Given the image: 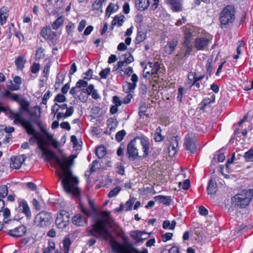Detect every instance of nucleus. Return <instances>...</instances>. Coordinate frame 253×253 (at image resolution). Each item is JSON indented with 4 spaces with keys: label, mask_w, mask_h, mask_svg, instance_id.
<instances>
[{
    "label": "nucleus",
    "mask_w": 253,
    "mask_h": 253,
    "mask_svg": "<svg viewBox=\"0 0 253 253\" xmlns=\"http://www.w3.org/2000/svg\"><path fill=\"white\" fill-rule=\"evenodd\" d=\"M46 142L45 140L42 144L39 145V148L42 151V155L45 157L47 161L52 159L55 160L60 168L56 172L61 180L62 188L68 194L78 198L79 196V188L78 186L79 180L78 177L74 175L71 170L74 160L77 157V155H72L68 157L65 156L59 157L48 150L46 148Z\"/></svg>",
    "instance_id": "1"
},
{
    "label": "nucleus",
    "mask_w": 253,
    "mask_h": 253,
    "mask_svg": "<svg viewBox=\"0 0 253 253\" xmlns=\"http://www.w3.org/2000/svg\"><path fill=\"white\" fill-rule=\"evenodd\" d=\"M89 205L92 210V224L89 230L91 235L101 240H109L112 236L108 227H111L114 220L108 211H97L93 203L89 201Z\"/></svg>",
    "instance_id": "2"
},
{
    "label": "nucleus",
    "mask_w": 253,
    "mask_h": 253,
    "mask_svg": "<svg viewBox=\"0 0 253 253\" xmlns=\"http://www.w3.org/2000/svg\"><path fill=\"white\" fill-rule=\"evenodd\" d=\"M110 234L111 233H110ZM111 235V239L104 240L109 242L112 252L114 253H148V251L146 248H143L142 251L139 252L137 249L133 247L131 244L128 243L127 242L128 237L125 235V232L123 231L118 234V236L124 241L123 244L117 242L113 235Z\"/></svg>",
    "instance_id": "3"
},
{
    "label": "nucleus",
    "mask_w": 253,
    "mask_h": 253,
    "mask_svg": "<svg viewBox=\"0 0 253 253\" xmlns=\"http://www.w3.org/2000/svg\"><path fill=\"white\" fill-rule=\"evenodd\" d=\"M253 198V189H245L236 194L232 198L235 207L245 208L248 206Z\"/></svg>",
    "instance_id": "4"
},
{
    "label": "nucleus",
    "mask_w": 253,
    "mask_h": 253,
    "mask_svg": "<svg viewBox=\"0 0 253 253\" xmlns=\"http://www.w3.org/2000/svg\"><path fill=\"white\" fill-rule=\"evenodd\" d=\"M235 12L234 7L233 5H228L223 9L219 17L220 27L222 28L226 27L227 26L234 21Z\"/></svg>",
    "instance_id": "5"
},
{
    "label": "nucleus",
    "mask_w": 253,
    "mask_h": 253,
    "mask_svg": "<svg viewBox=\"0 0 253 253\" xmlns=\"http://www.w3.org/2000/svg\"><path fill=\"white\" fill-rule=\"evenodd\" d=\"M40 34L45 40L48 41L50 46H54L58 43L60 36V32L52 31L49 25L43 27Z\"/></svg>",
    "instance_id": "6"
},
{
    "label": "nucleus",
    "mask_w": 253,
    "mask_h": 253,
    "mask_svg": "<svg viewBox=\"0 0 253 253\" xmlns=\"http://www.w3.org/2000/svg\"><path fill=\"white\" fill-rule=\"evenodd\" d=\"M52 221V214L47 211H42L39 212L35 218V224L41 227L49 226Z\"/></svg>",
    "instance_id": "7"
},
{
    "label": "nucleus",
    "mask_w": 253,
    "mask_h": 253,
    "mask_svg": "<svg viewBox=\"0 0 253 253\" xmlns=\"http://www.w3.org/2000/svg\"><path fill=\"white\" fill-rule=\"evenodd\" d=\"M70 215L65 210H60L57 214L55 224L59 229H66L69 224Z\"/></svg>",
    "instance_id": "8"
},
{
    "label": "nucleus",
    "mask_w": 253,
    "mask_h": 253,
    "mask_svg": "<svg viewBox=\"0 0 253 253\" xmlns=\"http://www.w3.org/2000/svg\"><path fill=\"white\" fill-rule=\"evenodd\" d=\"M137 138H134L129 142L127 146L126 155L130 161H134L139 156L138 149L137 148Z\"/></svg>",
    "instance_id": "9"
},
{
    "label": "nucleus",
    "mask_w": 253,
    "mask_h": 253,
    "mask_svg": "<svg viewBox=\"0 0 253 253\" xmlns=\"http://www.w3.org/2000/svg\"><path fill=\"white\" fill-rule=\"evenodd\" d=\"M26 159L25 155L14 156L10 158V168L13 169H19Z\"/></svg>",
    "instance_id": "10"
},
{
    "label": "nucleus",
    "mask_w": 253,
    "mask_h": 253,
    "mask_svg": "<svg viewBox=\"0 0 253 253\" xmlns=\"http://www.w3.org/2000/svg\"><path fill=\"white\" fill-rule=\"evenodd\" d=\"M140 140V144L142 146V150L143 152V155L140 156V158H145L148 157L149 154L150 143L149 140L146 137H137V139Z\"/></svg>",
    "instance_id": "11"
},
{
    "label": "nucleus",
    "mask_w": 253,
    "mask_h": 253,
    "mask_svg": "<svg viewBox=\"0 0 253 253\" xmlns=\"http://www.w3.org/2000/svg\"><path fill=\"white\" fill-rule=\"evenodd\" d=\"M211 38H199L195 40V47L198 50H204L211 42Z\"/></svg>",
    "instance_id": "12"
},
{
    "label": "nucleus",
    "mask_w": 253,
    "mask_h": 253,
    "mask_svg": "<svg viewBox=\"0 0 253 253\" xmlns=\"http://www.w3.org/2000/svg\"><path fill=\"white\" fill-rule=\"evenodd\" d=\"M26 233V227L23 225H20L13 229L9 230L7 234L9 236L15 238H19L24 236Z\"/></svg>",
    "instance_id": "13"
},
{
    "label": "nucleus",
    "mask_w": 253,
    "mask_h": 253,
    "mask_svg": "<svg viewBox=\"0 0 253 253\" xmlns=\"http://www.w3.org/2000/svg\"><path fill=\"white\" fill-rule=\"evenodd\" d=\"M16 210L20 212H22L25 214L28 218L31 217V212L27 202L24 200L18 201V207Z\"/></svg>",
    "instance_id": "14"
},
{
    "label": "nucleus",
    "mask_w": 253,
    "mask_h": 253,
    "mask_svg": "<svg viewBox=\"0 0 253 253\" xmlns=\"http://www.w3.org/2000/svg\"><path fill=\"white\" fill-rule=\"evenodd\" d=\"M185 148L187 150L190 151L191 153H194L197 150V145L194 139L190 137L189 135H186L185 138L184 143Z\"/></svg>",
    "instance_id": "15"
},
{
    "label": "nucleus",
    "mask_w": 253,
    "mask_h": 253,
    "mask_svg": "<svg viewBox=\"0 0 253 253\" xmlns=\"http://www.w3.org/2000/svg\"><path fill=\"white\" fill-rule=\"evenodd\" d=\"M144 235H146V232L139 230L133 231L130 233V237L136 243L143 242L144 240H146V238H143Z\"/></svg>",
    "instance_id": "16"
},
{
    "label": "nucleus",
    "mask_w": 253,
    "mask_h": 253,
    "mask_svg": "<svg viewBox=\"0 0 253 253\" xmlns=\"http://www.w3.org/2000/svg\"><path fill=\"white\" fill-rule=\"evenodd\" d=\"M22 114L23 112L20 110L17 112H15L12 110L10 111L9 118L11 120H13L14 125H19V123L24 119L22 117Z\"/></svg>",
    "instance_id": "17"
},
{
    "label": "nucleus",
    "mask_w": 253,
    "mask_h": 253,
    "mask_svg": "<svg viewBox=\"0 0 253 253\" xmlns=\"http://www.w3.org/2000/svg\"><path fill=\"white\" fill-rule=\"evenodd\" d=\"M177 45V41L176 39H173L169 41L164 48L165 52L168 54H170L173 51Z\"/></svg>",
    "instance_id": "18"
},
{
    "label": "nucleus",
    "mask_w": 253,
    "mask_h": 253,
    "mask_svg": "<svg viewBox=\"0 0 253 253\" xmlns=\"http://www.w3.org/2000/svg\"><path fill=\"white\" fill-rule=\"evenodd\" d=\"M94 89V85L92 84H89L87 87H86V88L82 89L81 94H84V95L83 96V97L82 99L80 98V100L82 102L86 101L87 99L88 96L91 94Z\"/></svg>",
    "instance_id": "19"
},
{
    "label": "nucleus",
    "mask_w": 253,
    "mask_h": 253,
    "mask_svg": "<svg viewBox=\"0 0 253 253\" xmlns=\"http://www.w3.org/2000/svg\"><path fill=\"white\" fill-rule=\"evenodd\" d=\"M167 2L170 5L171 9L174 12L182 10V4L179 0H166Z\"/></svg>",
    "instance_id": "20"
},
{
    "label": "nucleus",
    "mask_w": 253,
    "mask_h": 253,
    "mask_svg": "<svg viewBox=\"0 0 253 253\" xmlns=\"http://www.w3.org/2000/svg\"><path fill=\"white\" fill-rule=\"evenodd\" d=\"M42 253H59L55 249V245L52 240H48V246L42 249Z\"/></svg>",
    "instance_id": "21"
},
{
    "label": "nucleus",
    "mask_w": 253,
    "mask_h": 253,
    "mask_svg": "<svg viewBox=\"0 0 253 253\" xmlns=\"http://www.w3.org/2000/svg\"><path fill=\"white\" fill-rule=\"evenodd\" d=\"M192 45L191 44V41H184L181 50L185 49L182 57H185L190 54L192 51Z\"/></svg>",
    "instance_id": "22"
},
{
    "label": "nucleus",
    "mask_w": 253,
    "mask_h": 253,
    "mask_svg": "<svg viewBox=\"0 0 253 253\" xmlns=\"http://www.w3.org/2000/svg\"><path fill=\"white\" fill-rule=\"evenodd\" d=\"M155 200L160 203H163V204L169 206L170 205L172 201L170 196H165L162 195H158L154 197Z\"/></svg>",
    "instance_id": "23"
},
{
    "label": "nucleus",
    "mask_w": 253,
    "mask_h": 253,
    "mask_svg": "<svg viewBox=\"0 0 253 253\" xmlns=\"http://www.w3.org/2000/svg\"><path fill=\"white\" fill-rule=\"evenodd\" d=\"M149 5V0H135V6L140 10H144Z\"/></svg>",
    "instance_id": "24"
},
{
    "label": "nucleus",
    "mask_w": 253,
    "mask_h": 253,
    "mask_svg": "<svg viewBox=\"0 0 253 253\" xmlns=\"http://www.w3.org/2000/svg\"><path fill=\"white\" fill-rule=\"evenodd\" d=\"M45 140L43 135L36 134L33 135L29 138V142L31 144H34L36 141H37L38 145L42 144Z\"/></svg>",
    "instance_id": "25"
},
{
    "label": "nucleus",
    "mask_w": 253,
    "mask_h": 253,
    "mask_svg": "<svg viewBox=\"0 0 253 253\" xmlns=\"http://www.w3.org/2000/svg\"><path fill=\"white\" fill-rule=\"evenodd\" d=\"M217 191V184L215 180L211 179L207 187V192L209 194H214Z\"/></svg>",
    "instance_id": "26"
},
{
    "label": "nucleus",
    "mask_w": 253,
    "mask_h": 253,
    "mask_svg": "<svg viewBox=\"0 0 253 253\" xmlns=\"http://www.w3.org/2000/svg\"><path fill=\"white\" fill-rule=\"evenodd\" d=\"M64 18L62 16H59L51 24L53 30H57L62 27L64 24Z\"/></svg>",
    "instance_id": "27"
},
{
    "label": "nucleus",
    "mask_w": 253,
    "mask_h": 253,
    "mask_svg": "<svg viewBox=\"0 0 253 253\" xmlns=\"http://www.w3.org/2000/svg\"><path fill=\"white\" fill-rule=\"evenodd\" d=\"M95 154L99 159H102L107 154L104 146L101 145L96 148Z\"/></svg>",
    "instance_id": "28"
},
{
    "label": "nucleus",
    "mask_w": 253,
    "mask_h": 253,
    "mask_svg": "<svg viewBox=\"0 0 253 253\" xmlns=\"http://www.w3.org/2000/svg\"><path fill=\"white\" fill-rule=\"evenodd\" d=\"M105 1V0H95L92 5V10L102 12V4Z\"/></svg>",
    "instance_id": "29"
},
{
    "label": "nucleus",
    "mask_w": 253,
    "mask_h": 253,
    "mask_svg": "<svg viewBox=\"0 0 253 253\" xmlns=\"http://www.w3.org/2000/svg\"><path fill=\"white\" fill-rule=\"evenodd\" d=\"M71 244V240L69 238H65L62 242V247H61L63 251V253H69L70 246Z\"/></svg>",
    "instance_id": "30"
},
{
    "label": "nucleus",
    "mask_w": 253,
    "mask_h": 253,
    "mask_svg": "<svg viewBox=\"0 0 253 253\" xmlns=\"http://www.w3.org/2000/svg\"><path fill=\"white\" fill-rule=\"evenodd\" d=\"M118 122L115 118H110L107 120L108 127L110 130H114L117 127Z\"/></svg>",
    "instance_id": "31"
},
{
    "label": "nucleus",
    "mask_w": 253,
    "mask_h": 253,
    "mask_svg": "<svg viewBox=\"0 0 253 253\" xmlns=\"http://www.w3.org/2000/svg\"><path fill=\"white\" fill-rule=\"evenodd\" d=\"M124 19L125 16L124 15H121L120 16H116L112 22V28L116 24H118L119 27L121 26L124 21Z\"/></svg>",
    "instance_id": "32"
},
{
    "label": "nucleus",
    "mask_w": 253,
    "mask_h": 253,
    "mask_svg": "<svg viewBox=\"0 0 253 253\" xmlns=\"http://www.w3.org/2000/svg\"><path fill=\"white\" fill-rule=\"evenodd\" d=\"M149 68H151V75L157 74L160 69L158 62H149Z\"/></svg>",
    "instance_id": "33"
},
{
    "label": "nucleus",
    "mask_w": 253,
    "mask_h": 253,
    "mask_svg": "<svg viewBox=\"0 0 253 253\" xmlns=\"http://www.w3.org/2000/svg\"><path fill=\"white\" fill-rule=\"evenodd\" d=\"M178 145V140L176 137H173L171 140V143L169 147V152L171 150L173 151V154L176 152Z\"/></svg>",
    "instance_id": "34"
},
{
    "label": "nucleus",
    "mask_w": 253,
    "mask_h": 253,
    "mask_svg": "<svg viewBox=\"0 0 253 253\" xmlns=\"http://www.w3.org/2000/svg\"><path fill=\"white\" fill-rule=\"evenodd\" d=\"M19 103L20 104V111L22 112H28L29 111V107L30 105L29 102L22 99Z\"/></svg>",
    "instance_id": "35"
},
{
    "label": "nucleus",
    "mask_w": 253,
    "mask_h": 253,
    "mask_svg": "<svg viewBox=\"0 0 253 253\" xmlns=\"http://www.w3.org/2000/svg\"><path fill=\"white\" fill-rule=\"evenodd\" d=\"M176 224V222L174 220H172L171 223L169 220H166L163 222V227L164 229L169 228L171 230H173L175 228Z\"/></svg>",
    "instance_id": "36"
},
{
    "label": "nucleus",
    "mask_w": 253,
    "mask_h": 253,
    "mask_svg": "<svg viewBox=\"0 0 253 253\" xmlns=\"http://www.w3.org/2000/svg\"><path fill=\"white\" fill-rule=\"evenodd\" d=\"M146 37V34L142 31H138L136 37L135 38L136 43H139L142 42Z\"/></svg>",
    "instance_id": "37"
},
{
    "label": "nucleus",
    "mask_w": 253,
    "mask_h": 253,
    "mask_svg": "<svg viewBox=\"0 0 253 253\" xmlns=\"http://www.w3.org/2000/svg\"><path fill=\"white\" fill-rule=\"evenodd\" d=\"M24 61L22 56H18L15 61V65L18 70H22L24 67Z\"/></svg>",
    "instance_id": "38"
},
{
    "label": "nucleus",
    "mask_w": 253,
    "mask_h": 253,
    "mask_svg": "<svg viewBox=\"0 0 253 253\" xmlns=\"http://www.w3.org/2000/svg\"><path fill=\"white\" fill-rule=\"evenodd\" d=\"M120 59H123L126 65L132 62L134 60L133 56L129 53L122 55Z\"/></svg>",
    "instance_id": "39"
},
{
    "label": "nucleus",
    "mask_w": 253,
    "mask_h": 253,
    "mask_svg": "<svg viewBox=\"0 0 253 253\" xmlns=\"http://www.w3.org/2000/svg\"><path fill=\"white\" fill-rule=\"evenodd\" d=\"M161 131L160 127H158L156 130L154 139L157 142L162 141L164 139V136H162L161 134Z\"/></svg>",
    "instance_id": "40"
},
{
    "label": "nucleus",
    "mask_w": 253,
    "mask_h": 253,
    "mask_svg": "<svg viewBox=\"0 0 253 253\" xmlns=\"http://www.w3.org/2000/svg\"><path fill=\"white\" fill-rule=\"evenodd\" d=\"M66 31L68 35H72L76 28V25L72 22H70L66 26Z\"/></svg>",
    "instance_id": "41"
},
{
    "label": "nucleus",
    "mask_w": 253,
    "mask_h": 253,
    "mask_svg": "<svg viewBox=\"0 0 253 253\" xmlns=\"http://www.w3.org/2000/svg\"><path fill=\"white\" fill-rule=\"evenodd\" d=\"M136 199L132 197H130V199L126 203V211H129L132 209V206L135 201Z\"/></svg>",
    "instance_id": "42"
},
{
    "label": "nucleus",
    "mask_w": 253,
    "mask_h": 253,
    "mask_svg": "<svg viewBox=\"0 0 253 253\" xmlns=\"http://www.w3.org/2000/svg\"><path fill=\"white\" fill-rule=\"evenodd\" d=\"M121 190V187L117 186L109 192L108 196L109 198L115 197L118 194V193L120 192Z\"/></svg>",
    "instance_id": "43"
},
{
    "label": "nucleus",
    "mask_w": 253,
    "mask_h": 253,
    "mask_svg": "<svg viewBox=\"0 0 253 253\" xmlns=\"http://www.w3.org/2000/svg\"><path fill=\"white\" fill-rule=\"evenodd\" d=\"M8 194V188L6 185H2L0 187V197L5 198Z\"/></svg>",
    "instance_id": "44"
},
{
    "label": "nucleus",
    "mask_w": 253,
    "mask_h": 253,
    "mask_svg": "<svg viewBox=\"0 0 253 253\" xmlns=\"http://www.w3.org/2000/svg\"><path fill=\"white\" fill-rule=\"evenodd\" d=\"M244 157L247 161L253 162V150L250 149L246 152Z\"/></svg>",
    "instance_id": "45"
},
{
    "label": "nucleus",
    "mask_w": 253,
    "mask_h": 253,
    "mask_svg": "<svg viewBox=\"0 0 253 253\" xmlns=\"http://www.w3.org/2000/svg\"><path fill=\"white\" fill-rule=\"evenodd\" d=\"M117 8L115 9V6L112 3H110L109 5L107 7L106 10V15H108V13L109 14L108 15V17H109L112 13H113L115 12L116 10L118 9V6L117 5Z\"/></svg>",
    "instance_id": "46"
},
{
    "label": "nucleus",
    "mask_w": 253,
    "mask_h": 253,
    "mask_svg": "<svg viewBox=\"0 0 253 253\" xmlns=\"http://www.w3.org/2000/svg\"><path fill=\"white\" fill-rule=\"evenodd\" d=\"M190 26H189L188 27L187 26L185 28L184 30V41H191V37L192 36V34L190 31Z\"/></svg>",
    "instance_id": "47"
},
{
    "label": "nucleus",
    "mask_w": 253,
    "mask_h": 253,
    "mask_svg": "<svg viewBox=\"0 0 253 253\" xmlns=\"http://www.w3.org/2000/svg\"><path fill=\"white\" fill-rule=\"evenodd\" d=\"M126 133L125 130H122L118 131L116 134V139L118 142L121 141L124 136H125Z\"/></svg>",
    "instance_id": "48"
},
{
    "label": "nucleus",
    "mask_w": 253,
    "mask_h": 253,
    "mask_svg": "<svg viewBox=\"0 0 253 253\" xmlns=\"http://www.w3.org/2000/svg\"><path fill=\"white\" fill-rule=\"evenodd\" d=\"M100 167V164L97 160H94L91 164L90 170L91 172H94Z\"/></svg>",
    "instance_id": "49"
},
{
    "label": "nucleus",
    "mask_w": 253,
    "mask_h": 253,
    "mask_svg": "<svg viewBox=\"0 0 253 253\" xmlns=\"http://www.w3.org/2000/svg\"><path fill=\"white\" fill-rule=\"evenodd\" d=\"M111 69L110 68H106L101 70L99 73V75L102 79H106L107 76L110 74Z\"/></svg>",
    "instance_id": "50"
},
{
    "label": "nucleus",
    "mask_w": 253,
    "mask_h": 253,
    "mask_svg": "<svg viewBox=\"0 0 253 253\" xmlns=\"http://www.w3.org/2000/svg\"><path fill=\"white\" fill-rule=\"evenodd\" d=\"M44 49L42 48H39L36 53V57L38 60H40L44 57Z\"/></svg>",
    "instance_id": "51"
},
{
    "label": "nucleus",
    "mask_w": 253,
    "mask_h": 253,
    "mask_svg": "<svg viewBox=\"0 0 253 253\" xmlns=\"http://www.w3.org/2000/svg\"><path fill=\"white\" fill-rule=\"evenodd\" d=\"M149 75H151V68H149V62L148 63L143 69V77L147 78Z\"/></svg>",
    "instance_id": "52"
},
{
    "label": "nucleus",
    "mask_w": 253,
    "mask_h": 253,
    "mask_svg": "<svg viewBox=\"0 0 253 253\" xmlns=\"http://www.w3.org/2000/svg\"><path fill=\"white\" fill-rule=\"evenodd\" d=\"M204 76L196 77L195 74L194 75L193 73H191L188 76V79L189 80H191V81L193 80V81L198 82V81L202 80L204 78Z\"/></svg>",
    "instance_id": "53"
},
{
    "label": "nucleus",
    "mask_w": 253,
    "mask_h": 253,
    "mask_svg": "<svg viewBox=\"0 0 253 253\" xmlns=\"http://www.w3.org/2000/svg\"><path fill=\"white\" fill-rule=\"evenodd\" d=\"M40 64L39 63H34L31 66V71L34 74H36L39 72L40 70Z\"/></svg>",
    "instance_id": "54"
},
{
    "label": "nucleus",
    "mask_w": 253,
    "mask_h": 253,
    "mask_svg": "<svg viewBox=\"0 0 253 253\" xmlns=\"http://www.w3.org/2000/svg\"><path fill=\"white\" fill-rule=\"evenodd\" d=\"M7 88L11 91L18 90L20 89V86L13 84L12 81H10L9 84H7Z\"/></svg>",
    "instance_id": "55"
},
{
    "label": "nucleus",
    "mask_w": 253,
    "mask_h": 253,
    "mask_svg": "<svg viewBox=\"0 0 253 253\" xmlns=\"http://www.w3.org/2000/svg\"><path fill=\"white\" fill-rule=\"evenodd\" d=\"M93 71L92 69H88L86 72L84 74V79L89 80L92 78Z\"/></svg>",
    "instance_id": "56"
},
{
    "label": "nucleus",
    "mask_w": 253,
    "mask_h": 253,
    "mask_svg": "<svg viewBox=\"0 0 253 253\" xmlns=\"http://www.w3.org/2000/svg\"><path fill=\"white\" fill-rule=\"evenodd\" d=\"M20 125H21L23 128L25 129L29 128L31 126H32L31 124L28 120L24 119L20 123H19Z\"/></svg>",
    "instance_id": "57"
},
{
    "label": "nucleus",
    "mask_w": 253,
    "mask_h": 253,
    "mask_svg": "<svg viewBox=\"0 0 253 253\" xmlns=\"http://www.w3.org/2000/svg\"><path fill=\"white\" fill-rule=\"evenodd\" d=\"M66 100L65 96L61 93L58 94L54 98V101L63 102Z\"/></svg>",
    "instance_id": "58"
},
{
    "label": "nucleus",
    "mask_w": 253,
    "mask_h": 253,
    "mask_svg": "<svg viewBox=\"0 0 253 253\" xmlns=\"http://www.w3.org/2000/svg\"><path fill=\"white\" fill-rule=\"evenodd\" d=\"M173 236L172 233H167L162 236V241L163 242H167L170 240Z\"/></svg>",
    "instance_id": "59"
},
{
    "label": "nucleus",
    "mask_w": 253,
    "mask_h": 253,
    "mask_svg": "<svg viewBox=\"0 0 253 253\" xmlns=\"http://www.w3.org/2000/svg\"><path fill=\"white\" fill-rule=\"evenodd\" d=\"M113 103L115 104V105H116L117 106H121L123 101H122L120 98L117 96H114L113 98Z\"/></svg>",
    "instance_id": "60"
},
{
    "label": "nucleus",
    "mask_w": 253,
    "mask_h": 253,
    "mask_svg": "<svg viewBox=\"0 0 253 253\" xmlns=\"http://www.w3.org/2000/svg\"><path fill=\"white\" fill-rule=\"evenodd\" d=\"M10 98L13 101H15L18 103L22 99V98H21L18 94L15 93H11Z\"/></svg>",
    "instance_id": "61"
},
{
    "label": "nucleus",
    "mask_w": 253,
    "mask_h": 253,
    "mask_svg": "<svg viewBox=\"0 0 253 253\" xmlns=\"http://www.w3.org/2000/svg\"><path fill=\"white\" fill-rule=\"evenodd\" d=\"M26 132L29 135H36V134H40L39 133L36 132L35 129L32 126H31L29 128L26 129Z\"/></svg>",
    "instance_id": "62"
},
{
    "label": "nucleus",
    "mask_w": 253,
    "mask_h": 253,
    "mask_svg": "<svg viewBox=\"0 0 253 253\" xmlns=\"http://www.w3.org/2000/svg\"><path fill=\"white\" fill-rule=\"evenodd\" d=\"M50 95V91L48 90L43 95L42 103L43 104L46 105L47 102V100L49 99Z\"/></svg>",
    "instance_id": "63"
},
{
    "label": "nucleus",
    "mask_w": 253,
    "mask_h": 253,
    "mask_svg": "<svg viewBox=\"0 0 253 253\" xmlns=\"http://www.w3.org/2000/svg\"><path fill=\"white\" fill-rule=\"evenodd\" d=\"M59 110V105L57 103H55L51 108V114H54V116L57 113Z\"/></svg>",
    "instance_id": "64"
}]
</instances>
